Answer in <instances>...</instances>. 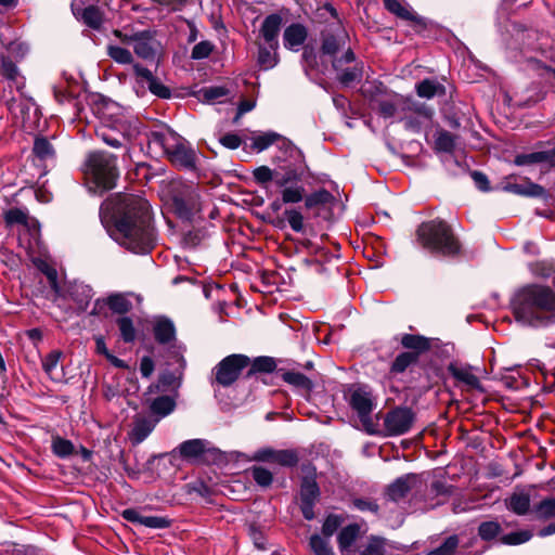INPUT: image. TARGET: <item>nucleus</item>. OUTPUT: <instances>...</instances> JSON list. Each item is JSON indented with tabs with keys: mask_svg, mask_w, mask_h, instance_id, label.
<instances>
[{
	"mask_svg": "<svg viewBox=\"0 0 555 555\" xmlns=\"http://www.w3.org/2000/svg\"><path fill=\"white\" fill-rule=\"evenodd\" d=\"M102 223L120 246L134 254H147L156 235L149 202L139 195L118 194L100 208Z\"/></svg>",
	"mask_w": 555,
	"mask_h": 555,
	"instance_id": "obj_1",
	"label": "nucleus"
},
{
	"mask_svg": "<svg viewBox=\"0 0 555 555\" xmlns=\"http://www.w3.org/2000/svg\"><path fill=\"white\" fill-rule=\"evenodd\" d=\"M512 309L517 322L539 327L555 322V292L541 285H528L513 297Z\"/></svg>",
	"mask_w": 555,
	"mask_h": 555,
	"instance_id": "obj_2",
	"label": "nucleus"
},
{
	"mask_svg": "<svg viewBox=\"0 0 555 555\" xmlns=\"http://www.w3.org/2000/svg\"><path fill=\"white\" fill-rule=\"evenodd\" d=\"M305 170V159L301 162L288 159L275 169L268 166L257 167L253 176L255 181L262 185L273 181L281 189V198L284 204H297L302 201L305 194V188L300 184Z\"/></svg>",
	"mask_w": 555,
	"mask_h": 555,
	"instance_id": "obj_3",
	"label": "nucleus"
},
{
	"mask_svg": "<svg viewBox=\"0 0 555 555\" xmlns=\"http://www.w3.org/2000/svg\"><path fill=\"white\" fill-rule=\"evenodd\" d=\"M417 242L430 251L443 256H454L460 251V243L451 228L442 220L423 222L416 231Z\"/></svg>",
	"mask_w": 555,
	"mask_h": 555,
	"instance_id": "obj_4",
	"label": "nucleus"
},
{
	"mask_svg": "<svg viewBox=\"0 0 555 555\" xmlns=\"http://www.w3.org/2000/svg\"><path fill=\"white\" fill-rule=\"evenodd\" d=\"M85 175L94 191L112 190L118 178L116 157L106 152L91 153L85 164Z\"/></svg>",
	"mask_w": 555,
	"mask_h": 555,
	"instance_id": "obj_5",
	"label": "nucleus"
},
{
	"mask_svg": "<svg viewBox=\"0 0 555 555\" xmlns=\"http://www.w3.org/2000/svg\"><path fill=\"white\" fill-rule=\"evenodd\" d=\"M152 142L158 144L175 165L185 169L195 168L196 155L194 150L173 130L166 128L153 132Z\"/></svg>",
	"mask_w": 555,
	"mask_h": 555,
	"instance_id": "obj_6",
	"label": "nucleus"
},
{
	"mask_svg": "<svg viewBox=\"0 0 555 555\" xmlns=\"http://www.w3.org/2000/svg\"><path fill=\"white\" fill-rule=\"evenodd\" d=\"M272 144H276L280 151V155H276L275 158L281 163H287L288 159L295 162H301L305 159L302 152L298 147H296L289 140L273 131L254 137L251 146L254 150L262 152Z\"/></svg>",
	"mask_w": 555,
	"mask_h": 555,
	"instance_id": "obj_7",
	"label": "nucleus"
},
{
	"mask_svg": "<svg viewBox=\"0 0 555 555\" xmlns=\"http://www.w3.org/2000/svg\"><path fill=\"white\" fill-rule=\"evenodd\" d=\"M249 363V358L244 354L234 353L223 358L214 369L216 383L222 387L231 386Z\"/></svg>",
	"mask_w": 555,
	"mask_h": 555,
	"instance_id": "obj_8",
	"label": "nucleus"
},
{
	"mask_svg": "<svg viewBox=\"0 0 555 555\" xmlns=\"http://www.w3.org/2000/svg\"><path fill=\"white\" fill-rule=\"evenodd\" d=\"M415 421L414 412L406 406H397L386 413L384 430L386 436H400L408 433Z\"/></svg>",
	"mask_w": 555,
	"mask_h": 555,
	"instance_id": "obj_9",
	"label": "nucleus"
},
{
	"mask_svg": "<svg viewBox=\"0 0 555 555\" xmlns=\"http://www.w3.org/2000/svg\"><path fill=\"white\" fill-rule=\"evenodd\" d=\"M173 208L181 218L189 219L202 208L201 194L196 186L185 185L173 196Z\"/></svg>",
	"mask_w": 555,
	"mask_h": 555,
	"instance_id": "obj_10",
	"label": "nucleus"
},
{
	"mask_svg": "<svg viewBox=\"0 0 555 555\" xmlns=\"http://www.w3.org/2000/svg\"><path fill=\"white\" fill-rule=\"evenodd\" d=\"M349 403L357 412L365 429L370 434H374V424L371 420V412L374 408L372 393L364 388H357L351 392Z\"/></svg>",
	"mask_w": 555,
	"mask_h": 555,
	"instance_id": "obj_11",
	"label": "nucleus"
},
{
	"mask_svg": "<svg viewBox=\"0 0 555 555\" xmlns=\"http://www.w3.org/2000/svg\"><path fill=\"white\" fill-rule=\"evenodd\" d=\"M354 61V53L350 48H347L340 57H335L332 61L333 68L337 72L338 81L348 87L353 82L362 79V68L358 65L345 68V64L352 63Z\"/></svg>",
	"mask_w": 555,
	"mask_h": 555,
	"instance_id": "obj_12",
	"label": "nucleus"
},
{
	"mask_svg": "<svg viewBox=\"0 0 555 555\" xmlns=\"http://www.w3.org/2000/svg\"><path fill=\"white\" fill-rule=\"evenodd\" d=\"M282 24L283 18L280 14L272 13L267 15L259 27L257 42L273 43V46L280 44L279 36Z\"/></svg>",
	"mask_w": 555,
	"mask_h": 555,
	"instance_id": "obj_13",
	"label": "nucleus"
},
{
	"mask_svg": "<svg viewBox=\"0 0 555 555\" xmlns=\"http://www.w3.org/2000/svg\"><path fill=\"white\" fill-rule=\"evenodd\" d=\"M121 516L129 522L139 524L151 529H166L171 526V519L166 516H145L134 508L124 509Z\"/></svg>",
	"mask_w": 555,
	"mask_h": 555,
	"instance_id": "obj_14",
	"label": "nucleus"
},
{
	"mask_svg": "<svg viewBox=\"0 0 555 555\" xmlns=\"http://www.w3.org/2000/svg\"><path fill=\"white\" fill-rule=\"evenodd\" d=\"M348 41V35L344 28L337 26L330 33L323 36L321 50L323 54L330 55L333 60L336 54L346 48Z\"/></svg>",
	"mask_w": 555,
	"mask_h": 555,
	"instance_id": "obj_15",
	"label": "nucleus"
},
{
	"mask_svg": "<svg viewBox=\"0 0 555 555\" xmlns=\"http://www.w3.org/2000/svg\"><path fill=\"white\" fill-rule=\"evenodd\" d=\"M115 35L119 37L122 41L133 43L134 53L144 60H153L155 56V50L152 44L151 37L145 33L135 34L131 37L121 36V33L116 30Z\"/></svg>",
	"mask_w": 555,
	"mask_h": 555,
	"instance_id": "obj_16",
	"label": "nucleus"
},
{
	"mask_svg": "<svg viewBox=\"0 0 555 555\" xmlns=\"http://www.w3.org/2000/svg\"><path fill=\"white\" fill-rule=\"evenodd\" d=\"M207 446L208 442L204 439H190L180 443L178 451L183 460L190 463H198L203 460Z\"/></svg>",
	"mask_w": 555,
	"mask_h": 555,
	"instance_id": "obj_17",
	"label": "nucleus"
},
{
	"mask_svg": "<svg viewBox=\"0 0 555 555\" xmlns=\"http://www.w3.org/2000/svg\"><path fill=\"white\" fill-rule=\"evenodd\" d=\"M158 421L159 418H152L151 416H137L129 433L131 443L137 446L143 442L154 430Z\"/></svg>",
	"mask_w": 555,
	"mask_h": 555,
	"instance_id": "obj_18",
	"label": "nucleus"
},
{
	"mask_svg": "<svg viewBox=\"0 0 555 555\" xmlns=\"http://www.w3.org/2000/svg\"><path fill=\"white\" fill-rule=\"evenodd\" d=\"M308 37V29L300 23L288 25L283 33V44L287 50L299 51Z\"/></svg>",
	"mask_w": 555,
	"mask_h": 555,
	"instance_id": "obj_19",
	"label": "nucleus"
},
{
	"mask_svg": "<svg viewBox=\"0 0 555 555\" xmlns=\"http://www.w3.org/2000/svg\"><path fill=\"white\" fill-rule=\"evenodd\" d=\"M418 477L406 474L397 478L387 489V495L391 501H400L417 485Z\"/></svg>",
	"mask_w": 555,
	"mask_h": 555,
	"instance_id": "obj_20",
	"label": "nucleus"
},
{
	"mask_svg": "<svg viewBox=\"0 0 555 555\" xmlns=\"http://www.w3.org/2000/svg\"><path fill=\"white\" fill-rule=\"evenodd\" d=\"M361 534L358 524H350L341 528L337 535V544L341 555H353L352 546Z\"/></svg>",
	"mask_w": 555,
	"mask_h": 555,
	"instance_id": "obj_21",
	"label": "nucleus"
},
{
	"mask_svg": "<svg viewBox=\"0 0 555 555\" xmlns=\"http://www.w3.org/2000/svg\"><path fill=\"white\" fill-rule=\"evenodd\" d=\"M258 55L257 62L259 66L264 69H272L279 63V47L280 44L273 46V43L257 42Z\"/></svg>",
	"mask_w": 555,
	"mask_h": 555,
	"instance_id": "obj_22",
	"label": "nucleus"
},
{
	"mask_svg": "<svg viewBox=\"0 0 555 555\" xmlns=\"http://www.w3.org/2000/svg\"><path fill=\"white\" fill-rule=\"evenodd\" d=\"M153 333L157 343L165 345L175 340L176 327L171 320L168 318H157L153 324Z\"/></svg>",
	"mask_w": 555,
	"mask_h": 555,
	"instance_id": "obj_23",
	"label": "nucleus"
},
{
	"mask_svg": "<svg viewBox=\"0 0 555 555\" xmlns=\"http://www.w3.org/2000/svg\"><path fill=\"white\" fill-rule=\"evenodd\" d=\"M504 189L517 195L542 198L547 197V193L543 186L529 181L526 183H508Z\"/></svg>",
	"mask_w": 555,
	"mask_h": 555,
	"instance_id": "obj_24",
	"label": "nucleus"
},
{
	"mask_svg": "<svg viewBox=\"0 0 555 555\" xmlns=\"http://www.w3.org/2000/svg\"><path fill=\"white\" fill-rule=\"evenodd\" d=\"M451 375L460 383L466 385L470 389H481L479 378L473 373L470 366H457L451 364L449 366Z\"/></svg>",
	"mask_w": 555,
	"mask_h": 555,
	"instance_id": "obj_25",
	"label": "nucleus"
},
{
	"mask_svg": "<svg viewBox=\"0 0 555 555\" xmlns=\"http://www.w3.org/2000/svg\"><path fill=\"white\" fill-rule=\"evenodd\" d=\"M384 5L390 13L402 20L414 22L422 27L426 26L423 17L404 8L398 0H384Z\"/></svg>",
	"mask_w": 555,
	"mask_h": 555,
	"instance_id": "obj_26",
	"label": "nucleus"
},
{
	"mask_svg": "<svg viewBox=\"0 0 555 555\" xmlns=\"http://www.w3.org/2000/svg\"><path fill=\"white\" fill-rule=\"evenodd\" d=\"M282 378L285 383L292 385L298 391L304 395H308L313 389V383L310 378L300 372L287 371L282 374Z\"/></svg>",
	"mask_w": 555,
	"mask_h": 555,
	"instance_id": "obj_27",
	"label": "nucleus"
},
{
	"mask_svg": "<svg viewBox=\"0 0 555 555\" xmlns=\"http://www.w3.org/2000/svg\"><path fill=\"white\" fill-rule=\"evenodd\" d=\"M1 75L11 81L18 91L25 87L24 77L21 75L17 66L8 57H2L1 60Z\"/></svg>",
	"mask_w": 555,
	"mask_h": 555,
	"instance_id": "obj_28",
	"label": "nucleus"
},
{
	"mask_svg": "<svg viewBox=\"0 0 555 555\" xmlns=\"http://www.w3.org/2000/svg\"><path fill=\"white\" fill-rule=\"evenodd\" d=\"M506 506L516 515H526L530 511V495L526 492H514L506 500Z\"/></svg>",
	"mask_w": 555,
	"mask_h": 555,
	"instance_id": "obj_29",
	"label": "nucleus"
},
{
	"mask_svg": "<svg viewBox=\"0 0 555 555\" xmlns=\"http://www.w3.org/2000/svg\"><path fill=\"white\" fill-rule=\"evenodd\" d=\"M62 352L53 350L48 353L42 360V367L48 376L55 382H60L63 375L59 372V363Z\"/></svg>",
	"mask_w": 555,
	"mask_h": 555,
	"instance_id": "obj_30",
	"label": "nucleus"
},
{
	"mask_svg": "<svg viewBox=\"0 0 555 555\" xmlns=\"http://www.w3.org/2000/svg\"><path fill=\"white\" fill-rule=\"evenodd\" d=\"M417 113L418 118H406L404 120V126L406 129L412 131H418L423 121H429L433 116V111L422 104H414L413 107H409Z\"/></svg>",
	"mask_w": 555,
	"mask_h": 555,
	"instance_id": "obj_31",
	"label": "nucleus"
},
{
	"mask_svg": "<svg viewBox=\"0 0 555 555\" xmlns=\"http://www.w3.org/2000/svg\"><path fill=\"white\" fill-rule=\"evenodd\" d=\"M532 537L533 534L530 530L522 529L501 535L499 542L503 545L516 546L527 543Z\"/></svg>",
	"mask_w": 555,
	"mask_h": 555,
	"instance_id": "obj_32",
	"label": "nucleus"
},
{
	"mask_svg": "<svg viewBox=\"0 0 555 555\" xmlns=\"http://www.w3.org/2000/svg\"><path fill=\"white\" fill-rule=\"evenodd\" d=\"M305 206L307 209H312L319 206L326 205L333 201V195L325 189L318 190L309 195L304 194Z\"/></svg>",
	"mask_w": 555,
	"mask_h": 555,
	"instance_id": "obj_33",
	"label": "nucleus"
},
{
	"mask_svg": "<svg viewBox=\"0 0 555 555\" xmlns=\"http://www.w3.org/2000/svg\"><path fill=\"white\" fill-rule=\"evenodd\" d=\"M33 152L40 160H53L55 151L51 142L46 138H37L34 143Z\"/></svg>",
	"mask_w": 555,
	"mask_h": 555,
	"instance_id": "obj_34",
	"label": "nucleus"
},
{
	"mask_svg": "<svg viewBox=\"0 0 555 555\" xmlns=\"http://www.w3.org/2000/svg\"><path fill=\"white\" fill-rule=\"evenodd\" d=\"M532 513L538 519L547 520L555 517V498L548 496L535 504Z\"/></svg>",
	"mask_w": 555,
	"mask_h": 555,
	"instance_id": "obj_35",
	"label": "nucleus"
},
{
	"mask_svg": "<svg viewBox=\"0 0 555 555\" xmlns=\"http://www.w3.org/2000/svg\"><path fill=\"white\" fill-rule=\"evenodd\" d=\"M330 539L317 533L310 537L309 545L314 555H335Z\"/></svg>",
	"mask_w": 555,
	"mask_h": 555,
	"instance_id": "obj_36",
	"label": "nucleus"
},
{
	"mask_svg": "<svg viewBox=\"0 0 555 555\" xmlns=\"http://www.w3.org/2000/svg\"><path fill=\"white\" fill-rule=\"evenodd\" d=\"M51 449L54 455L65 459L74 453L75 447L70 440L54 436L52 437Z\"/></svg>",
	"mask_w": 555,
	"mask_h": 555,
	"instance_id": "obj_37",
	"label": "nucleus"
},
{
	"mask_svg": "<svg viewBox=\"0 0 555 555\" xmlns=\"http://www.w3.org/2000/svg\"><path fill=\"white\" fill-rule=\"evenodd\" d=\"M502 532L501 525L495 520L483 521L478 526V535L482 541L490 542Z\"/></svg>",
	"mask_w": 555,
	"mask_h": 555,
	"instance_id": "obj_38",
	"label": "nucleus"
},
{
	"mask_svg": "<svg viewBox=\"0 0 555 555\" xmlns=\"http://www.w3.org/2000/svg\"><path fill=\"white\" fill-rule=\"evenodd\" d=\"M360 555H385V540L383 538L371 535L366 543L360 547Z\"/></svg>",
	"mask_w": 555,
	"mask_h": 555,
	"instance_id": "obj_39",
	"label": "nucleus"
},
{
	"mask_svg": "<svg viewBox=\"0 0 555 555\" xmlns=\"http://www.w3.org/2000/svg\"><path fill=\"white\" fill-rule=\"evenodd\" d=\"M416 92L418 96L431 99L437 93H443L444 88L439 82L433 79H424L416 86Z\"/></svg>",
	"mask_w": 555,
	"mask_h": 555,
	"instance_id": "obj_40",
	"label": "nucleus"
},
{
	"mask_svg": "<svg viewBox=\"0 0 555 555\" xmlns=\"http://www.w3.org/2000/svg\"><path fill=\"white\" fill-rule=\"evenodd\" d=\"M548 162L551 164V154L548 152H533L528 154H519L515 157L517 166H527Z\"/></svg>",
	"mask_w": 555,
	"mask_h": 555,
	"instance_id": "obj_41",
	"label": "nucleus"
},
{
	"mask_svg": "<svg viewBox=\"0 0 555 555\" xmlns=\"http://www.w3.org/2000/svg\"><path fill=\"white\" fill-rule=\"evenodd\" d=\"M401 344L406 349H413L417 351H425L429 349V340L421 335L404 334L401 338Z\"/></svg>",
	"mask_w": 555,
	"mask_h": 555,
	"instance_id": "obj_42",
	"label": "nucleus"
},
{
	"mask_svg": "<svg viewBox=\"0 0 555 555\" xmlns=\"http://www.w3.org/2000/svg\"><path fill=\"white\" fill-rule=\"evenodd\" d=\"M175 409V401L168 396H162L153 400L151 410L160 417L170 414Z\"/></svg>",
	"mask_w": 555,
	"mask_h": 555,
	"instance_id": "obj_43",
	"label": "nucleus"
},
{
	"mask_svg": "<svg viewBox=\"0 0 555 555\" xmlns=\"http://www.w3.org/2000/svg\"><path fill=\"white\" fill-rule=\"evenodd\" d=\"M106 304L116 313H127L132 308L131 301L122 294L108 296Z\"/></svg>",
	"mask_w": 555,
	"mask_h": 555,
	"instance_id": "obj_44",
	"label": "nucleus"
},
{
	"mask_svg": "<svg viewBox=\"0 0 555 555\" xmlns=\"http://www.w3.org/2000/svg\"><path fill=\"white\" fill-rule=\"evenodd\" d=\"M106 51L107 55L118 64L127 65L133 61L131 52L126 48L108 44Z\"/></svg>",
	"mask_w": 555,
	"mask_h": 555,
	"instance_id": "obj_45",
	"label": "nucleus"
},
{
	"mask_svg": "<svg viewBox=\"0 0 555 555\" xmlns=\"http://www.w3.org/2000/svg\"><path fill=\"white\" fill-rule=\"evenodd\" d=\"M117 325L120 332L121 339L125 343H133L135 340L137 332L133 322L129 317L118 318Z\"/></svg>",
	"mask_w": 555,
	"mask_h": 555,
	"instance_id": "obj_46",
	"label": "nucleus"
},
{
	"mask_svg": "<svg viewBox=\"0 0 555 555\" xmlns=\"http://www.w3.org/2000/svg\"><path fill=\"white\" fill-rule=\"evenodd\" d=\"M320 495V489L314 479L305 478L301 483L300 501L315 502Z\"/></svg>",
	"mask_w": 555,
	"mask_h": 555,
	"instance_id": "obj_47",
	"label": "nucleus"
},
{
	"mask_svg": "<svg viewBox=\"0 0 555 555\" xmlns=\"http://www.w3.org/2000/svg\"><path fill=\"white\" fill-rule=\"evenodd\" d=\"M345 519L341 515L330 514L323 521L322 535L332 538L338 528L344 524Z\"/></svg>",
	"mask_w": 555,
	"mask_h": 555,
	"instance_id": "obj_48",
	"label": "nucleus"
},
{
	"mask_svg": "<svg viewBox=\"0 0 555 555\" xmlns=\"http://www.w3.org/2000/svg\"><path fill=\"white\" fill-rule=\"evenodd\" d=\"M81 20L89 27L99 29L102 24V15L98 8L90 5L83 9L81 13Z\"/></svg>",
	"mask_w": 555,
	"mask_h": 555,
	"instance_id": "obj_49",
	"label": "nucleus"
},
{
	"mask_svg": "<svg viewBox=\"0 0 555 555\" xmlns=\"http://www.w3.org/2000/svg\"><path fill=\"white\" fill-rule=\"evenodd\" d=\"M276 362L271 357H257L251 362L250 373L262 372L271 373L275 370Z\"/></svg>",
	"mask_w": 555,
	"mask_h": 555,
	"instance_id": "obj_50",
	"label": "nucleus"
},
{
	"mask_svg": "<svg viewBox=\"0 0 555 555\" xmlns=\"http://www.w3.org/2000/svg\"><path fill=\"white\" fill-rule=\"evenodd\" d=\"M457 546L459 538L456 535H450L439 547L429 551L426 555H454Z\"/></svg>",
	"mask_w": 555,
	"mask_h": 555,
	"instance_id": "obj_51",
	"label": "nucleus"
},
{
	"mask_svg": "<svg viewBox=\"0 0 555 555\" xmlns=\"http://www.w3.org/2000/svg\"><path fill=\"white\" fill-rule=\"evenodd\" d=\"M416 361V356L412 352H402L397 356L391 365V372L403 373L413 362Z\"/></svg>",
	"mask_w": 555,
	"mask_h": 555,
	"instance_id": "obj_52",
	"label": "nucleus"
},
{
	"mask_svg": "<svg viewBox=\"0 0 555 555\" xmlns=\"http://www.w3.org/2000/svg\"><path fill=\"white\" fill-rule=\"evenodd\" d=\"M455 147V138L448 131H441L436 139V149L441 152L450 153Z\"/></svg>",
	"mask_w": 555,
	"mask_h": 555,
	"instance_id": "obj_53",
	"label": "nucleus"
},
{
	"mask_svg": "<svg viewBox=\"0 0 555 555\" xmlns=\"http://www.w3.org/2000/svg\"><path fill=\"white\" fill-rule=\"evenodd\" d=\"M251 475L257 485L261 487H269L272 483L273 476L270 470L261 466L251 468Z\"/></svg>",
	"mask_w": 555,
	"mask_h": 555,
	"instance_id": "obj_54",
	"label": "nucleus"
},
{
	"mask_svg": "<svg viewBox=\"0 0 555 555\" xmlns=\"http://www.w3.org/2000/svg\"><path fill=\"white\" fill-rule=\"evenodd\" d=\"M285 216L291 229L294 232L300 233L304 231V216L297 209H288Z\"/></svg>",
	"mask_w": 555,
	"mask_h": 555,
	"instance_id": "obj_55",
	"label": "nucleus"
},
{
	"mask_svg": "<svg viewBox=\"0 0 555 555\" xmlns=\"http://www.w3.org/2000/svg\"><path fill=\"white\" fill-rule=\"evenodd\" d=\"M282 466L293 467L298 463V456L295 451L292 450H279L276 452L275 462Z\"/></svg>",
	"mask_w": 555,
	"mask_h": 555,
	"instance_id": "obj_56",
	"label": "nucleus"
},
{
	"mask_svg": "<svg viewBox=\"0 0 555 555\" xmlns=\"http://www.w3.org/2000/svg\"><path fill=\"white\" fill-rule=\"evenodd\" d=\"M214 50V44L210 41L204 40L196 43L192 49L193 60H203L210 55Z\"/></svg>",
	"mask_w": 555,
	"mask_h": 555,
	"instance_id": "obj_57",
	"label": "nucleus"
},
{
	"mask_svg": "<svg viewBox=\"0 0 555 555\" xmlns=\"http://www.w3.org/2000/svg\"><path fill=\"white\" fill-rule=\"evenodd\" d=\"M352 505L360 512H370L372 514H377L378 505L375 501L370 499L358 498L352 501Z\"/></svg>",
	"mask_w": 555,
	"mask_h": 555,
	"instance_id": "obj_58",
	"label": "nucleus"
},
{
	"mask_svg": "<svg viewBox=\"0 0 555 555\" xmlns=\"http://www.w3.org/2000/svg\"><path fill=\"white\" fill-rule=\"evenodd\" d=\"M397 100H380L377 101L378 112L385 118L392 117L397 112Z\"/></svg>",
	"mask_w": 555,
	"mask_h": 555,
	"instance_id": "obj_59",
	"label": "nucleus"
},
{
	"mask_svg": "<svg viewBox=\"0 0 555 555\" xmlns=\"http://www.w3.org/2000/svg\"><path fill=\"white\" fill-rule=\"evenodd\" d=\"M146 85H147L149 90L153 94H155L162 99H168L170 96V90L166 86H164L160 81H158L155 77L152 80H150Z\"/></svg>",
	"mask_w": 555,
	"mask_h": 555,
	"instance_id": "obj_60",
	"label": "nucleus"
},
{
	"mask_svg": "<svg viewBox=\"0 0 555 555\" xmlns=\"http://www.w3.org/2000/svg\"><path fill=\"white\" fill-rule=\"evenodd\" d=\"M276 450H273L271 448H263V449H260L258 451H256L253 456L250 457V460L253 461H258V462H271V463H274L275 462V456H276Z\"/></svg>",
	"mask_w": 555,
	"mask_h": 555,
	"instance_id": "obj_61",
	"label": "nucleus"
},
{
	"mask_svg": "<svg viewBox=\"0 0 555 555\" xmlns=\"http://www.w3.org/2000/svg\"><path fill=\"white\" fill-rule=\"evenodd\" d=\"M203 96L207 101H215L221 99L228 94V90L224 87H208L202 90Z\"/></svg>",
	"mask_w": 555,
	"mask_h": 555,
	"instance_id": "obj_62",
	"label": "nucleus"
},
{
	"mask_svg": "<svg viewBox=\"0 0 555 555\" xmlns=\"http://www.w3.org/2000/svg\"><path fill=\"white\" fill-rule=\"evenodd\" d=\"M5 221L9 224L21 223L24 224L27 221V215L21 209H10L5 214Z\"/></svg>",
	"mask_w": 555,
	"mask_h": 555,
	"instance_id": "obj_63",
	"label": "nucleus"
},
{
	"mask_svg": "<svg viewBox=\"0 0 555 555\" xmlns=\"http://www.w3.org/2000/svg\"><path fill=\"white\" fill-rule=\"evenodd\" d=\"M39 270L48 278L51 287L55 288L57 284V272L56 270L48 264L47 262L41 261L38 264Z\"/></svg>",
	"mask_w": 555,
	"mask_h": 555,
	"instance_id": "obj_64",
	"label": "nucleus"
}]
</instances>
